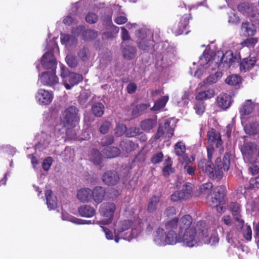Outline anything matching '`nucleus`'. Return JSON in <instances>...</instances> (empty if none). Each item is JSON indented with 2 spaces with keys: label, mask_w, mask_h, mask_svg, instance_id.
<instances>
[{
  "label": "nucleus",
  "mask_w": 259,
  "mask_h": 259,
  "mask_svg": "<svg viewBox=\"0 0 259 259\" xmlns=\"http://www.w3.org/2000/svg\"><path fill=\"white\" fill-rule=\"evenodd\" d=\"M205 230V222L201 221L198 222L195 227L184 231L183 233H179V242L183 243L188 247L195 246L202 240L204 235L206 237V232L204 233Z\"/></svg>",
  "instance_id": "nucleus-1"
},
{
  "label": "nucleus",
  "mask_w": 259,
  "mask_h": 259,
  "mask_svg": "<svg viewBox=\"0 0 259 259\" xmlns=\"http://www.w3.org/2000/svg\"><path fill=\"white\" fill-rule=\"evenodd\" d=\"M60 76L63 83L67 90H70L74 85L82 80L81 75L74 72H70L67 68L61 65Z\"/></svg>",
  "instance_id": "nucleus-2"
},
{
  "label": "nucleus",
  "mask_w": 259,
  "mask_h": 259,
  "mask_svg": "<svg viewBox=\"0 0 259 259\" xmlns=\"http://www.w3.org/2000/svg\"><path fill=\"white\" fill-rule=\"evenodd\" d=\"M221 55L222 57L218 65V67L227 69L240 60V57L239 55L234 56L233 52L230 50L226 51L224 54L222 51H218L214 56V59L219 60Z\"/></svg>",
  "instance_id": "nucleus-3"
},
{
  "label": "nucleus",
  "mask_w": 259,
  "mask_h": 259,
  "mask_svg": "<svg viewBox=\"0 0 259 259\" xmlns=\"http://www.w3.org/2000/svg\"><path fill=\"white\" fill-rule=\"evenodd\" d=\"M165 228L168 231L165 234L164 243L163 245L167 244L173 245L179 242V233H177L176 230L178 229V220L173 219L165 223Z\"/></svg>",
  "instance_id": "nucleus-4"
},
{
  "label": "nucleus",
  "mask_w": 259,
  "mask_h": 259,
  "mask_svg": "<svg viewBox=\"0 0 259 259\" xmlns=\"http://www.w3.org/2000/svg\"><path fill=\"white\" fill-rule=\"evenodd\" d=\"M79 119L78 109L74 106L69 107L63 114L62 121L64 126L68 128L75 126Z\"/></svg>",
  "instance_id": "nucleus-5"
},
{
  "label": "nucleus",
  "mask_w": 259,
  "mask_h": 259,
  "mask_svg": "<svg viewBox=\"0 0 259 259\" xmlns=\"http://www.w3.org/2000/svg\"><path fill=\"white\" fill-rule=\"evenodd\" d=\"M198 167L207 174L211 178L220 180L222 177L223 172L221 169L214 168L210 161L206 162L205 160H201L198 163Z\"/></svg>",
  "instance_id": "nucleus-6"
},
{
  "label": "nucleus",
  "mask_w": 259,
  "mask_h": 259,
  "mask_svg": "<svg viewBox=\"0 0 259 259\" xmlns=\"http://www.w3.org/2000/svg\"><path fill=\"white\" fill-rule=\"evenodd\" d=\"M133 222L130 220H124L119 221L115 225L114 234H115V241L116 243L119 242L120 239H121L123 236H126L127 233L125 235H122V233L129 229L132 226Z\"/></svg>",
  "instance_id": "nucleus-7"
},
{
  "label": "nucleus",
  "mask_w": 259,
  "mask_h": 259,
  "mask_svg": "<svg viewBox=\"0 0 259 259\" xmlns=\"http://www.w3.org/2000/svg\"><path fill=\"white\" fill-rule=\"evenodd\" d=\"M115 208V205L113 203L104 202L102 203L100 207V212L103 215L109 217V219L103 221L102 223L100 224L107 225L110 223Z\"/></svg>",
  "instance_id": "nucleus-8"
},
{
  "label": "nucleus",
  "mask_w": 259,
  "mask_h": 259,
  "mask_svg": "<svg viewBox=\"0 0 259 259\" xmlns=\"http://www.w3.org/2000/svg\"><path fill=\"white\" fill-rule=\"evenodd\" d=\"M173 134L174 127L172 125H170V121L166 120L163 125L159 124L155 139L158 140L163 136L170 138Z\"/></svg>",
  "instance_id": "nucleus-9"
},
{
  "label": "nucleus",
  "mask_w": 259,
  "mask_h": 259,
  "mask_svg": "<svg viewBox=\"0 0 259 259\" xmlns=\"http://www.w3.org/2000/svg\"><path fill=\"white\" fill-rule=\"evenodd\" d=\"M175 219L178 220V233H183L184 231L195 227V225H192V218L190 215H185L179 220L176 218Z\"/></svg>",
  "instance_id": "nucleus-10"
},
{
  "label": "nucleus",
  "mask_w": 259,
  "mask_h": 259,
  "mask_svg": "<svg viewBox=\"0 0 259 259\" xmlns=\"http://www.w3.org/2000/svg\"><path fill=\"white\" fill-rule=\"evenodd\" d=\"M40 80L44 85L49 86H53L59 82V79L56 75L55 71L44 72L40 76Z\"/></svg>",
  "instance_id": "nucleus-11"
},
{
  "label": "nucleus",
  "mask_w": 259,
  "mask_h": 259,
  "mask_svg": "<svg viewBox=\"0 0 259 259\" xmlns=\"http://www.w3.org/2000/svg\"><path fill=\"white\" fill-rule=\"evenodd\" d=\"M41 63L45 69H51L52 71L56 70L57 62L53 53H45L42 57Z\"/></svg>",
  "instance_id": "nucleus-12"
},
{
  "label": "nucleus",
  "mask_w": 259,
  "mask_h": 259,
  "mask_svg": "<svg viewBox=\"0 0 259 259\" xmlns=\"http://www.w3.org/2000/svg\"><path fill=\"white\" fill-rule=\"evenodd\" d=\"M102 180L105 184L113 186L117 184L119 182V177L116 171L109 170L103 174Z\"/></svg>",
  "instance_id": "nucleus-13"
},
{
  "label": "nucleus",
  "mask_w": 259,
  "mask_h": 259,
  "mask_svg": "<svg viewBox=\"0 0 259 259\" xmlns=\"http://www.w3.org/2000/svg\"><path fill=\"white\" fill-rule=\"evenodd\" d=\"M223 231V234L225 236L226 240L227 242L231 245H236V243L238 241L237 229L231 228L227 229L221 227V228Z\"/></svg>",
  "instance_id": "nucleus-14"
},
{
  "label": "nucleus",
  "mask_w": 259,
  "mask_h": 259,
  "mask_svg": "<svg viewBox=\"0 0 259 259\" xmlns=\"http://www.w3.org/2000/svg\"><path fill=\"white\" fill-rule=\"evenodd\" d=\"M36 98L39 104L48 105L52 101L53 95L48 91L40 89L36 94Z\"/></svg>",
  "instance_id": "nucleus-15"
},
{
  "label": "nucleus",
  "mask_w": 259,
  "mask_h": 259,
  "mask_svg": "<svg viewBox=\"0 0 259 259\" xmlns=\"http://www.w3.org/2000/svg\"><path fill=\"white\" fill-rule=\"evenodd\" d=\"M92 190L88 188H81L77 191L76 197L82 203H89L92 201Z\"/></svg>",
  "instance_id": "nucleus-16"
},
{
  "label": "nucleus",
  "mask_w": 259,
  "mask_h": 259,
  "mask_svg": "<svg viewBox=\"0 0 259 259\" xmlns=\"http://www.w3.org/2000/svg\"><path fill=\"white\" fill-rule=\"evenodd\" d=\"M217 101L219 107L223 109H227L230 107L233 100L230 95L222 93L217 97Z\"/></svg>",
  "instance_id": "nucleus-17"
},
{
  "label": "nucleus",
  "mask_w": 259,
  "mask_h": 259,
  "mask_svg": "<svg viewBox=\"0 0 259 259\" xmlns=\"http://www.w3.org/2000/svg\"><path fill=\"white\" fill-rule=\"evenodd\" d=\"M136 35L139 38H141V40L138 43V47L140 49L148 50L151 46H153V40L145 39V33L144 31L139 30Z\"/></svg>",
  "instance_id": "nucleus-18"
},
{
  "label": "nucleus",
  "mask_w": 259,
  "mask_h": 259,
  "mask_svg": "<svg viewBox=\"0 0 259 259\" xmlns=\"http://www.w3.org/2000/svg\"><path fill=\"white\" fill-rule=\"evenodd\" d=\"M92 201L93 200L97 204L101 203L105 197V189L101 186L95 187L92 190Z\"/></svg>",
  "instance_id": "nucleus-19"
},
{
  "label": "nucleus",
  "mask_w": 259,
  "mask_h": 259,
  "mask_svg": "<svg viewBox=\"0 0 259 259\" xmlns=\"http://www.w3.org/2000/svg\"><path fill=\"white\" fill-rule=\"evenodd\" d=\"M241 32L245 36H253L256 32V27L251 22H243L241 26Z\"/></svg>",
  "instance_id": "nucleus-20"
},
{
  "label": "nucleus",
  "mask_w": 259,
  "mask_h": 259,
  "mask_svg": "<svg viewBox=\"0 0 259 259\" xmlns=\"http://www.w3.org/2000/svg\"><path fill=\"white\" fill-rule=\"evenodd\" d=\"M256 59L254 57L249 56L244 58L239 63L241 71L246 72L250 70L255 64Z\"/></svg>",
  "instance_id": "nucleus-21"
},
{
  "label": "nucleus",
  "mask_w": 259,
  "mask_h": 259,
  "mask_svg": "<svg viewBox=\"0 0 259 259\" xmlns=\"http://www.w3.org/2000/svg\"><path fill=\"white\" fill-rule=\"evenodd\" d=\"M207 137L208 142L212 144L215 142L216 147L219 148L222 145V141L220 134L213 129H211L207 132Z\"/></svg>",
  "instance_id": "nucleus-22"
},
{
  "label": "nucleus",
  "mask_w": 259,
  "mask_h": 259,
  "mask_svg": "<svg viewBox=\"0 0 259 259\" xmlns=\"http://www.w3.org/2000/svg\"><path fill=\"white\" fill-rule=\"evenodd\" d=\"M105 21L106 22V24H108V25L107 26V31L104 32V34L107 37L111 38L113 37L114 34L118 33L119 28L112 23L111 16L108 17Z\"/></svg>",
  "instance_id": "nucleus-23"
},
{
  "label": "nucleus",
  "mask_w": 259,
  "mask_h": 259,
  "mask_svg": "<svg viewBox=\"0 0 259 259\" xmlns=\"http://www.w3.org/2000/svg\"><path fill=\"white\" fill-rule=\"evenodd\" d=\"M239 225L237 227V230H240L244 239L247 241H250L252 239V230L250 226L244 225V223L238 222Z\"/></svg>",
  "instance_id": "nucleus-24"
},
{
  "label": "nucleus",
  "mask_w": 259,
  "mask_h": 259,
  "mask_svg": "<svg viewBox=\"0 0 259 259\" xmlns=\"http://www.w3.org/2000/svg\"><path fill=\"white\" fill-rule=\"evenodd\" d=\"M256 146L252 143H245L241 148V151L244 157L249 158L255 152Z\"/></svg>",
  "instance_id": "nucleus-25"
},
{
  "label": "nucleus",
  "mask_w": 259,
  "mask_h": 259,
  "mask_svg": "<svg viewBox=\"0 0 259 259\" xmlns=\"http://www.w3.org/2000/svg\"><path fill=\"white\" fill-rule=\"evenodd\" d=\"M78 210L80 215L87 218L92 217L96 213L95 208L89 205H81L78 208Z\"/></svg>",
  "instance_id": "nucleus-26"
},
{
  "label": "nucleus",
  "mask_w": 259,
  "mask_h": 259,
  "mask_svg": "<svg viewBox=\"0 0 259 259\" xmlns=\"http://www.w3.org/2000/svg\"><path fill=\"white\" fill-rule=\"evenodd\" d=\"M165 232L162 228H159L154 233V238L153 240L154 242L158 245L162 246L163 245L165 237Z\"/></svg>",
  "instance_id": "nucleus-27"
},
{
  "label": "nucleus",
  "mask_w": 259,
  "mask_h": 259,
  "mask_svg": "<svg viewBox=\"0 0 259 259\" xmlns=\"http://www.w3.org/2000/svg\"><path fill=\"white\" fill-rule=\"evenodd\" d=\"M47 204L50 209H54L57 207V203L56 196L50 190H46L45 192Z\"/></svg>",
  "instance_id": "nucleus-28"
},
{
  "label": "nucleus",
  "mask_w": 259,
  "mask_h": 259,
  "mask_svg": "<svg viewBox=\"0 0 259 259\" xmlns=\"http://www.w3.org/2000/svg\"><path fill=\"white\" fill-rule=\"evenodd\" d=\"M214 95V90L212 88H209L206 91L198 92L195 98L197 101H202V100L209 99L213 97Z\"/></svg>",
  "instance_id": "nucleus-29"
},
{
  "label": "nucleus",
  "mask_w": 259,
  "mask_h": 259,
  "mask_svg": "<svg viewBox=\"0 0 259 259\" xmlns=\"http://www.w3.org/2000/svg\"><path fill=\"white\" fill-rule=\"evenodd\" d=\"M230 210L232 211L235 219L238 222L244 223V221L240 218V205L237 202H231L229 205Z\"/></svg>",
  "instance_id": "nucleus-30"
},
{
  "label": "nucleus",
  "mask_w": 259,
  "mask_h": 259,
  "mask_svg": "<svg viewBox=\"0 0 259 259\" xmlns=\"http://www.w3.org/2000/svg\"><path fill=\"white\" fill-rule=\"evenodd\" d=\"M102 154L107 158H114L120 153V150L115 147H107L102 151Z\"/></svg>",
  "instance_id": "nucleus-31"
},
{
  "label": "nucleus",
  "mask_w": 259,
  "mask_h": 259,
  "mask_svg": "<svg viewBox=\"0 0 259 259\" xmlns=\"http://www.w3.org/2000/svg\"><path fill=\"white\" fill-rule=\"evenodd\" d=\"M254 9L252 4L246 3H241L238 6V11L243 14L247 16L252 15Z\"/></svg>",
  "instance_id": "nucleus-32"
},
{
  "label": "nucleus",
  "mask_w": 259,
  "mask_h": 259,
  "mask_svg": "<svg viewBox=\"0 0 259 259\" xmlns=\"http://www.w3.org/2000/svg\"><path fill=\"white\" fill-rule=\"evenodd\" d=\"M193 186L190 183H186L182 187V190L179 191L184 200L189 199L192 195Z\"/></svg>",
  "instance_id": "nucleus-33"
},
{
  "label": "nucleus",
  "mask_w": 259,
  "mask_h": 259,
  "mask_svg": "<svg viewBox=\"0 0 259 259\" xmlns=\"http://www.w3.org/2000/svg\"><path fill=\"white\" fill-rule=\"evenodd\" d=\"M160 200V196H153L150 198L147 207V211L150 213L154 212L157 209Z\"/></svg>",
  "instance_id": "nucleus-34"
},
{
  "label": "nucleus",
  "mask_w": 259,
  "mask_h": 259,
  "mask_svg": "<svg viewBox=\"0 0 259 259\" xmlns=\"http://www.w3.org/2000/svg\"><path fill=\"white\" fill-rule=\"evenodd\" d=\"M136 48L131 46H125L123 49L122 54L124 58L128 60L133 59L136 55Z\"/></svg>",
  "instance_id": "nucleus-35"
},
{
  "label": "nucleus",
  "mask_w": 259,
  "mask_h": 259,
  "mask_svg": "<svg viewBox=\"0 0 259 259\" xmlns=\"http://www.w3.org/2000/svg\"><path fill=\"white\" fill-rule=\"evenodd\" d=\"M254 105L251 100H246L240 109V113L242 115H248L253 110Z\"/></svg>",
  "instance_id": "nucleus-36"
},
{
  "label": "nucleus",
  "mask_w": 259,
  "mask_h": 259,
  "mask_svg": "<svg viewBox=\"0 0 259 259\" xmlns=\"http://www.w3.org/2000/svg\"><path fill=\"white\" fill-rule=\"evenodd\" d=\"M208 229L205 227V230L204 231V233L206 232V235L207 236L205 237V235H204V236L203 238L202 241H203L205 243L210 244L211 245H214L216 243H218L219 241V238L217 233L214 232L211 235V236L208 238Z\"/></svg>",
  "instance_id": "nucleus-37"
},
{
  "label": "nucleus",
  "mask_w": 259,
  "mask_h": 259,
  "mask_svg": "<svg viewBox=\"0 0 259 259\" xmlns=\"http://www.w3.org/2000/svg\"><path fill=\"white\" fill-rule=\"evenodd\" d=\"M60 38L61 42L66 46H71L75 45L77 42V39L74 35L62 34L61 35Z\"/></svg>",
  "instance_id": "nucleus-38"
},
{
  "label": "nucleus",
  "mask_w": 259,
  "mask_h": 259,
  "mask_svg": "<svg viewBox=\"0 0 259 259\" xmlns=\"http://www.w3.org/2000/svg\"><path fill=\"white\" fill-rule=\"evenodd\" d=\"M156 124V120L152 118H148L141 123V128L146 131L151 130Z\"/></svg>",
  "instance_id": "nucleus-39"
},
{
  "label": "nucleus",
  "mask_w": 259,
  "mask_h": 259,
  "mask_svg": "<svg viewBox=\"0 0 259 259\" xmlns=\"http://www.w3.org/2000/svg\"><path fill=\"white\" fill-rule=\"evenodd\" d=\"M222 76L221 72H217L214 74H211L208 76L203 81L204 84L210 85L216 83L218 80Z\"/></svg>",
  "instance_id": "nucleus-40"
},
{
  "label": "nucleus",
  "mask_w": 259,
  "mask_h": 259,
  "mask_svg": "<svg viewBox=\"0 0 259 259\" xmlns=\"http://www.w3.org/2000/svg\"><path fill=\"white\" fill-rule=\"evenodd\" d=\"M93 113L97 117H101L104 112V106L101 103L94 104L92 108Z\"/></svg>",
  "instance_id": "nucleus-41"
},
{
  "label": "nucleus",
  "mask_w": 259,
  "mask_h": 259,
  "mask_svg": "<svg viewBox=\"0 0 259 259\" xmlns=\"http://www.w3.org/2000/svg\"><path fill=\"white\" fill-rule=\"evenodd\" d=\"M241 82L240 76L236 74L229 75L225 80V82L230 85H236L240 83Z\"/></svg>",
  "instance_id": "nucleus-42"
},
{
  "label": "nucleus",
  "mask_w": 259,
  "mask_h": 259,
  "mask_svg": "<svg viewBox=\"0 0 259 259\" xmlns=\"http://www.w3.org/2000/svg\"><path fill=\"white\" fill-rule=\"evenodd\" d=\"M246 134L249 135H255L259 132V124L256 123H251L247 125L244 127Z\"/></svg>",
  "instance_id": "nucleus-43"
},
{
  "label": "nucleus",
  "mask_w": 259,
  "mask_h": 259,
  "mask_svg": "<svg viewBox=\"0 0 259 259\" xmlns=\"http://www.w3.org/2000/svg\"><path fill=\"white\" fill-rule=\"evenodd\" d=\"M150 107V105L146 103H142L136 106L132 110L134 116H138L142 114L145 110Z\"/></svg>",
  "instance_id": "nucleus-44"
},
{
  "label": "nucleus",
  "mask_w": 259,
  "mask_h": 259,
  "mask_svg": "<svg viewBox=\"0 0 259 259\" xmlns=\"http://www.w3.org/2000/svg\"><path fill=\"white\" fill-rule=\"evenodd\" d=\"M65 60L68 65L72 68L76 67L78 64V60L73 54H68L66 57Z\"/></svg>",
  "instance_id": "nucleus-45"
},
{
  "label": "nucleus",
  "mask_w": 259,
  "mask_h": 259,
  "mask_svg": "<svg viewBox=\"0 0 259 259\" xmlns=\"http://www.w3.org/2000/svg\"><path fill=\"white\" fill-rule=\"evenodd\" d=\"M98 36V32L94 30L88 29L82 32V38L85 40H91L95 39Z\"/></svg>",
  "instance_id": "nucleus-46"
},
{
  "label": "nucleus",
  "mask_w": 259,
  "mask_h": 259,
  "mask_svg": "<svg viewBox=\"0 0 259 259\" xmlns=\"http://www.w3.org/2000/svg\"><path fill=\"white\" fill-rule=\"evenodd\" d=\"M122 149L126 152H130L135 149L136 145L130 140L121 142L120 144Z\"/></svg>",
  "instance_id": "nucleus-47"
},
{
  "label": "nucleus",
  "mask_w": 259,
  "mask_h": 259,
  "mask_svg": "<svg viewBox=\"0 0 259 259\" xmlns=\"http://www.w3.org/2000/svg\"><path fill=\"white\" fill-rule=\"evenodd\" d=\"M206 104L202 101H197L194 103L193 108L198 115H202L205 110Z\"/></svg>",
  "instance_id": "nucleus-48"
},
{
  "label": "nucleus",
  "mask_w": 259,
  "mask_h": 259,
  "mask_svg": "<svg viewBox=\"0 0 259 259\" xmlns=\"http://www.w3.org/2000/svg\"><path fill=\"white\" fill-rule=\"evenodd\" d=\"M78 56L81 61L83 62L88 61L90 57L89 49L84 47L80 48L78 52Z\"/></svg>",
  "instance_id": "nucleus-49"
},
{
  "label": "nucleus",
  "mask_w": 259,
  "mask_h": 259,
  "mask_svg": "<svg viewBox=\"0 0 259 259\" xmlns=\"http://www.w3.org/2000/svg\"><path fill=\"white\" fill-rule=\"evenodd\" d=\"M212 195L222 201L225 195V188L218 186L213 189Z\"/></svg>",
  "instance_id": "nucleus-50"
},
{
  "label": "nucleus",
  "mask_w": 259,
  "mask_h": 259,
  "mask_svg": "<svg viewBox=\"0 0 259 259\" xmlns=\"http://www.w3.org/2000/svg\"><path fill=\"white\" fill-rule=\"evenodd\" d=\"M168 100V96H164L161 99L157 100L152 107L153 110H158L163 108Z\"/></svg>",
  "instance_id": "nucleus-51"
},
{
  "label": "nucleus",
  "mask_w": 259,
  "mask_h": 259,
  "mask_svg": "<svg viewBox=\"0 0 259 259\" xmlns=\"http://www.w3.org/2000/svg\"><path fill=\"white\" fill-rule=\"evenodd\" d=\"M186 148L182 142H179L175 145V153L177 156H182L185 152Z\"/></svg>",
  "instance_id": "nucleus-52"
},
{
  "label": "nucleus",
  "mask_w": 259,
  "mask_h": 259,
  "mask_svg": "<svg viewBox=\"0 0 259 259\" xmlns=\"http://www.w3.org/2000/svg\"><path fill=\"white\" fill-rule=\"evenodd\" d=\"M90 159L95 164L100 165L102 159L99 151L94 150L90 156Z\"/></svg>",
  "instance_id": "nucleus-53"
},
{
  "label": "nucleus",
  "mask_w": 259,
  "mask_h": 259,
  "mask_svg": "<svg viewBox=\"0 0 259 259\" xmlns=\"http://www.w3.org/2000/svg\"><path fill=\"white\" fill-rule=\"evenodd\" d=\"M62 219L64 221H68L74 224H84L85 223L81 222V220L73 217L66 212L62 213Z\"/></svg>",
  "instance_id": "nucleus-54"
},
{
  "label": "nucleus",
  "mask_w": 259,
  "mask_h": 259,
  "mask_svg": "<svg viewBox=\"0 0 259 259\" xmlns=\"http://www.w3.org/2000/svg\"><path fill=\"white\" fill-rule=\"evenodd\" d=\"M212 187L213 185L212 183H206L202 184L200 187V191L201 194L207 195L209 196V194L210 193Z\"/></svg>",
  "instance_id": "nucleus-55"
},
{
  "label": "nucleus",
  "mask_w": 259,
  "mask_h": 259,
  "mask_svg": "<svg viewBox=\"0 0 259 259\" xmlns=\"http://www.w3.org/2000/svg\"><path fill=\"white\" fill-rule=\"evenodd\" d=\"M221 201L218 199L217 197L212 195L211 197L208 196L207 197V202L210 206H216L217 208V210L219 211V208L222 209V207L220 206H218V204Z\"/></svg>",
  "instance_id": "nucleus-56"
},
{
  "label": "nucleus",
  "mask_w": 259,
  "mask_h": 259,
  "mask_svg": "<svg viewBox=\"0 0 259 259\" xmlns=\"http://www.w3.org/2000/svg\"><path fill=\"white\" fill-rule=\"evenodd\" d=\"M257 39L256 38L250 37L244 40L241 45L242 46L247 47L248 48H253L257 43Z\"/></svg>",
  "instance_id": "nucleus-57"
},
{
  "label": "nucleus",
  "mask_w": 259,
  "mask_h": 259,
  "mask_svg": "<svg viewBox=\"0 0 259 259\" xmlns=\"http://www.w3.org/2000/svg\"><path fill=\"white\" fill-rule=\"evenodd\" d=\"M189 95V92L185 91L181 97V101L177 102L178 106H184L186 105L188 103Z\"/></svg>",
  "instance_id": "nucleus-58"
},
{
  "label": "nucleus",
  "mask_w": 259,
  "mask_h": 259,
  "mask_svg": "<svg viewBox=\"0 0 259 259\" xmlns=\"http://www.w3.org/2000/svg\"><path fill=\"white\" fill-rule=\"evenodd\" d=\"M87 22L91 24H94L98 20V16L94 13H89L85 17Z\"/></svg>",
  "instance_id": "nucleus-59"
},
{
  "label": "nucleus",
  "mask_w": 259,
  "mask_h": 259,
  "mask_svg": "<svg viewBox=\"0 0 259 259\" xmlns=\"http://www.w3.org/2000/svg\"><path fill=\"white\" fill-rule=\"evenodd\" d=\"M140 133V129L136 127H131L128 128V130L126 129V132L125 134L127 137H135L138 134Z\"/></svg>",
  "instance_id": "nucleus-60"
},
{
  "label": "nucleus",
  "mask_w": 259,
  "mask_h": 259,
  "mask_svg": "<svg viewBox=\"0 0 259 259\" xmlns=\"http://www.w3.org/2000/svg\"><path fill=\"white\" fill-rule=\"evenodd\" d=\"M223 166L221 167V168H223L224 170L227 171L229 169L230 166V155L228 153H226L224 157L223 160Z\"/></svg>",
  "instance_id": "nucleus-61"
},
{
  "label": "nucleus",
  "mask_w": 259,
  "mask_h": 259,
  "mask_svg": "<svg viewBox=\"0 0 259 259\" xmlns=\"http://www.w3.org/2000/svg\"><path fill=\"white\" fill-rule=\"evenodd\" d=\"M126 132V127L123 124L117 125L115 128V134L117 136H121Z\"/></svg>",
  "instance_id": "nucleus-62"
},
{
  "label": "nucleus",
  "mask_w": 259,
  "mask_h": 259,
  "mask_svg": "<svg viewBox=\"0 0 259 259\" xmlns=\"http://www.w3.org/2000/svg\"><path fill=\"white\" fill-rule=\"evenodd\" d=\"M254 231L255 242L258 248H259V222L253 224Z\"/></svg>",
  "instance_id": "nucleus-63"
},
{
  "label": "nucleus",
  "mask_w": 259,
  "mask_h": 259,
  "mask_svg": "<svg viewBox=\"0 0 259 259\" xmlns=\"http://www.w3.org/2000/svg\"><path fill=\"white\" fill-rule=\"evenodd\" d=\"M163 155L162 152H159L153 156L151 158V161L154 164H157L160 162L163 159Z\"/></svg>",
  "instance_id": "nucleus-64"
}]
</instances>
